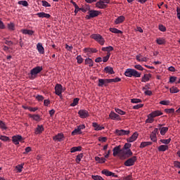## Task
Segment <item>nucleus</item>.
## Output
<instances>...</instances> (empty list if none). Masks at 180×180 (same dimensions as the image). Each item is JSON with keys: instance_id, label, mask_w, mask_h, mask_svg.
I'll use <instances>...</instances> for the list:
<instances>
[{"instance_id": "obj_61", "label": "nucleus", "mask_w": 180, "mask_h": 180, "mask_svg": "<svg viewBox=\"0 0 180 180\" xmlns=\"http://www.w3.org/2000/svg\"><path fill=\"white\" fill-rule=\"evenodd\" d=\"M110 83H112L110 79H104V86H108V84Z\"/></svg>"}, {"instance_id": "obj_2", "label": "nucleus", "mask_w": 180, "mask_h": 180, "mask_svg": "<svg viewBox=\"0 0 180 180\" xmlns=\"http://www.w3.org/2000/svg\"><path fill=\"white\" fill-rule=\"evenodd\" d=\"M133 156V152L131 150L121 149V153H120V160H127V158H130Z\"/></svg>"}, {"instance_id": "obj_5", "label": "nucleus", "mask_w": 180, "mask_h": 180, "mask_svg": "<svg viewBox=\"0 0 180 180\" xmlns=\"http://www.w3.org/2000/svg\"><path fill=\"white\" fill-rule=\"evenodd\" d=\"M136 161L137 157L133 156L132 158H130L128 160H127L124 162V165H125V167H133V165H134V162H136Z\"/></svg>"}, {"instance_id": "obj_23", "label": "nucleus", "mask_w": 180, "mask_h": 180, "mask_svg": "<svg viewBox=\"0 0 180 180\" xmlns=\"http://www.w3.org/2000/svg\"><path fill=\"white\" fill-rule=\"evenodd\" d=\"M44 131V127L43 125H37V127L35 129V134H40Z\"/></svg>"}, {"instance_id": "obj_49", "label": "nucleus", "mask_w": 180, "mask_h": 180, "mask_svg": "<svg viewBox=\"0 0 180 180\" xmlns=\"http://www.w3.org/2000/svg\"><path fill=\"white\" fill-rule=\"evenodd\" d=\"M131 103H141V99L139 98H132L131 99Z\"/></svg>"}, {"instance_id": "obj_14", "label": "nucleus", "mask_w": 180, "mask_h": 180, "mask_svg": "<svg viewBox=\"0 0 180 180\" xmlns=\"http://www.w3.org/2000/svg\"><path fill=\"white\" fill-rule=\"evenodd\" d=\"M164 126L163 124H159L158 125V127L159 128V130H160V134L162 136H165V134L167 133V131H168V127H163Z\"/></svg>"}, {"instance_id": "obj_37", "label": "nucleus", "mask_w": 180, "mask_h": 180, "mask_svg": "<svg viewBox=\"0 0 180 180\" xmlns=\"http://www.w3.org/2000/svg\"><path fill=\"white\" fill-rule=\"evenodd\" d=\"M170 94H178L179 92V89L175 86H172V88L169 89Z\"/></svg>"}, {"instance_id": "obj_1", "label": "nucleus", "mask_w": 180, "mask_h": 180, "mask_svg": "<svg viewBox=\"0 0 180 180\" xmlns=\"http://www.w3.org/2000/svg\"><path fill=\"white\" fill-rule=\"evenodd\" d=\"M124 75L126 77H129V78H131V77H134L135 78H140V77H141V73L139 72L134 69L128 68L126 70Z\"/></svg>"}, {"instance_id": "obj_29", "label": "nucleus", "mask_w": 180, "mask_h": 180, "mask_svg": "<svg viewBox=\"0 0 180 180\" xmlns=\"http://www.w3.org/2000/svg\"><path fill=\"white\" fill-rule=\"evenodd\" d=\"M169 147L167 145H161L158 148V151H167L168 150Z\"/></svg>"}, {"instance_id": "obj_30", "label": "nucleus", "mask_w": 180, "mask_h": 180, "mask_svg": "<svg viewBox=\"0 0 180 180\" xmlns=\"http://www.w3.org/2000/svg\"><path fill=\"white\" fill-rule=\"evenodd\" d=\"M85 64L89 65V67H94V60L88 58L85 59Z\"/></svg>"}, {"instance_id": "obj_26", "label": "nucleus", "mask_w": 180, "mask_h": 180, "mask_svg": "<svg viewBox=\"0 0 180 180\" xmlns=\"http://www.w3.org/2000/svg\"><path fill=\"white\" fill-rule=\"evenodd\" d=\"M124 16L123 15H120L115 20V25H120V23H123V22H124Z\"/></svg>"}, {"instance_id": "obj_34", "label": "nucleus", "mask_w": 180, "mask_h": 180, "mask_svg": "<svg viewBox=\"0 0 180 180\" xmlns=\"http://www.w3.org/2000/svg\"><path fill=\"white\" fill-rule=\"evenodd\" d=\"M102 51H107L108 53H110V51H113V48L112 46H106L102 48Z\"/></svg>"}, {"instance_id": "obj_4", "label": "nucleus", "mask_w": 180, "mask_h": 180, "mask_svg": "<svg viewBox=\"0 0 180 180\" xmlns=\"http://www.w3.org/2000/svg\"><path fill=\"white\" fill-rule=\"evenodd\" d=\"M91 39H94V40H96V41H98L99 44L101 46H103L105 44V39H103V37L99 34H93L91 35Z\"/></svg>"}, {"instance_id": "obj_56", "label": "nucleus", "mask_w": 180, "mask_h": 180, "mask_svg": "<svg viewBox=\"0 0 180 180\" xmlns=\"http://www.w3.org/2000/svg\"><path fill=\"white\" fill-rule=\"evenodd\" d=\"M130 147H131V143H125L122 150H130Z\"/></svg>"}, {"instance_id": "obj_10", "label": "nucleus", "mask_w": 180, "mask_h": 180, "mask_svg": "<svg viewBox=\"0 0 180 180\" xmlns=\"http://www.w3.org/2000/svg\"><path fill=\"white\" fill-rule=\"evenodd\" d=\"M101 174L105 175V176H112V178H117V174L108 170V169H103Z\"/></svg>"}, {"instance_id": "obj_44", "label": "nucleus", "mask_w": 180, "mask_h": 180, "mask_svg": "<svg viewBox=\"0 0 180 180\" xmlns=\"http://www.w3.org/2000/svg\"><path fill=\"white\" fill-rule=\"evenodd\" d=\"M23 165H25V163H22L21 165H18L16 166V169L18 172H22V169H23Z\"/></svg>"}, {"instance_id": "obj_8", "label": "nucleus", "mask_w": 180, "mask_h": 180, "mask_svg": "<svg viewBox=\"0 0 180 180\" xmlns=\"http://www.w3.org/2000/svg\"><path fill=\"white\" fill-rule=\"evenodd\" d=\"M55 94L60 96V98H63V85L60 84H57L55 86Z\"/></svg>"}, {"instance_id": "obj_18", "label": "nucleus", "mask_w": 180, "mask_h": 180, "mask_svg": "<svg viewBox=\"0 0 180 180\" xmlns=\"http://www.w3.org/2000/svg\"><path fill=\"white\" fill-rule=\"evenodd\" d=\"M54 141H63L64 140V134L63 133L58 134L53 136Z\"/></svg>"}, {"instance_id": "obj_45", "label": "nucleus", "mask_w": 180, "mask_h": 180, "mask_svg": "<svg viewBox=\"0 0 180 180\" xmlns=\"http://www.w3.org/2000/svg\"><path fill=\"white\" fill-rule=\"evenodd\" d=\"M41 3H42V6H44L45 8H50V6H51V4H50L49 3H48L44 0L41 1Z\"/></svg>"}, {"instance_id": "obj_16", "label": "nucleus", "mask_w": 180, "mask_h": 180, "mask_svg": "<svg viewBox=\"0 0 180 180\" xmlns=\"http://www.w3.org/2000/svg\"><path fill=\"white\" fill-rule=\"evenodd\" d=\"M161 115H162V112H161L160 110H155L149 114V117H153L154 119V117H157Z\"/></svg>"}, {"instance_id": "obj_27", "label": "nucleus", "mask_w": 180, "mask_h": 180, "mask_svg": "<svg viewBox=\"0 0 180 180\" xmlns=\"http://www.w3.org/2000/svg\"><path fill=\"white\" fill-rule=\"evenodd\" d=\"M82 146H75L70 149V153H77V151H82Z\"/></svg>"}, {"instance_id": "obj_48", "label": "nucleus", "mask_w": 180, "mask_h": 180, "mask_svg": "<svg viewBox=\"0 0 180 180\" xmlns=\"http://www.w3.org/2000/svg\"><path fill=\"white\" fill-rule=\"evenodd\" d=\"M103 86H105L104 79H98V86L102 87Z\"/></svg>"}, {"instance_id": "obj_36", "label": "nucleus", "mask_w": 180, "mask_h": 180, "mask_svg": "<svg viewBox=\"0 0 180 180\" xmlns=\"http://www.w3.org/2000/svg\"><path fill=\"white\" fill-rule=\"evenodd\" d=\"M156 43H158L160 46L165 44V39L164 38H158L156 39Z\"/></svg>"}, {"instance_id": "obj_57", "label": "nucleus", "mask_w": 180, "mask_h": 180, "mask_svg": "<svg viewBox=\"0 0 180 180\" xmlns=\"http://www.w3.org/2000/svg\"><path fill=\"white\" fill-rule=\"evenodd\" d=\"M134 68H136V70H139V71H143L144 70V68H143L141 65H136Z\"/></svg>"}, {"instance_id": "obj_40", "label": "nucleus", "mask_w": 180, "mask_h": 180, "mask_svg": "<svg viewBox=\"0 0 180 180\" xmlns=\"http://www.w3.org/2000/svg\"><path fill=\"white\" fill-rule=\"evenodd\" d=\"M7 27L8 30H15V24L13 22L8 23Z\"/></svg>"}, {"instance_id": "obj_6", "label": "nucleus", "mask_w": 180, "mask_h": 180, "mask_svg": "<svg viewBox=\"0 0 180 180\" xmlns=\"http://www.w3.org/2000/svg\"><path fill=\"white\" fill-rule=\"evenodd\" d=\"M98 11L90 10L88 11V15L86 16V19H91V18H96V16H99Z\"/></svg>"}, {"instance_id": "obj_52", "label": "nucleus", "mask_w": 180, "mask_h": 180, "mask_svg": "<svg viewBox=\"0 0 180 180\" xmlns=\"http://www.w3.org/2000/svg\"><path fill=\"white\" fill-rule=\"evenodd\" d=\"M0 140H1V141H9V137L1 135L0 136Z\"/></svg>"}, {"instance_id": "obj_3", "label": "nucleus", "mask_w": 180, "mask_h": 180, "mask_svg": "<svg viewBox=\"0 0 180 180\" xmlns=\"http://www.w3.org/2000/svg\"><path fill=\"white\" fill-rule=\"evenodd\" d=\"M41 71H43L42 67L37 66V67L32 68L30 70L31 78L32 79H34V78H36V77H37V74H40Z\"/></svg>"}, {"instance_id": "obj_64", "label": "nucleus", "mask_w": 180, "mask_h": 180, "mask_svg": "<svg viewBox=\"0 0 180 180\" xmlns=\"http://www.w3.org/2000/svg\"><path fill=\"white\" fill-rule=\"evenodd\" d=\"M174 166L175 167V168H180V162L174 161Z\"/></svg>"}, {"instance_id": "obj_54", "label": "nucleus", "mask_w": 180, "mask_h": 180, "mask_svg": "<svg viewBox=\"0 0 180 180\" xmlns=\"http://www.w3.org/2000/svg\"><path fill=\"white\" fill-rule=\"evenodd\" d=\"M150 140L152 141H153L154 143H155V141H157V135H155L154 134H150Z\"/></svg>"}, {"instance_id": "obj_28", "label": "nucleus", "mask_w": 180, "mask_h": 180, "mask_svg": "<svg viewBox=\"0 0 180 180\" xmlns=\"http://www.w3.org/2000/svg\"><path fill=\"white\" fill-rule=\"evenodd\" d=\"M110 32H111L112 33H115L117 34H122V33H123V32H122L120 30H118L117 28H115V27H110Z\"/></svg>"}, {"instance_id": "obj_59", "label": "nucleus", "mask_w": 180, "mask_h": 180, "mask_svg": "<svg viewBox=\"0 0 180 180\" xmlns=\"http://www.w3.org/2000/svg\"><path fill=\"white\" fill-rule=\"evenodd\" d=\"M36 99L39 101V102H41V101H43L44 100V97L43 96H41V95H37L36 96Z\"/></svg>"}, {"instance_id": "obj_60", "label": "nucleus", "mask_w": 180, "mask_h": 180, "mask_svg": "<svg viewBox=\"0 0 180 180\" xmlns=\"http://www.w3.org/2000/svg\"><path fill=\"white\" fill-rule=\"evenodd\" d=\"M165 112H166V113H174V112H175V109L174 108L165 109Z\"/></svg>"}, {"instance_id": "obj_38", "label": "nucleus", "mask_w": 180, "mask_h": 180, "mask_svg": "<svg viewBox=\"0 0 180 180\" xmlns=\"http://www.w3.org/2000/svg\"><path fill=\"white\" fill-rule=\"evenodd\" d=\"M79 102V98H75L73 99V102L70 104V106L72 107L77 106Z\"/></svg>"}, {"instance_id": "obj_46", "label": "nucleus", "mask_w": 180, "mask_h": 180, "mask_svg": "<svg viewBox=\"0 0 180 180\" xmlns=\"http://www.w3.org/2000/svg\"><path fill=\"white\" fill-rule=\"evenodd\" d=\"M109 58H110V53L108 52L107 53V56L103 58V63H107Z\"/></svg>"}, {"instance_id": "obj_35", "label": "nucleus", "mask_w": 180, "mask_h": 180, "mask_svg": "<svg viewBox=\"0 0 180 180\" xmlns=\"http://www.w3.org/2000/svg\"><path fill=\"white\" fill-rule=\"evenodd\" d=\"M84 157V153H79L76 157V162L77 164H79L81 162V160H82V158Z\"/></svg>"}, {"instance_id": "obj_43", "label": "nucleus", "mask_w": 180, "mask_h": 180, "mask_svg": "<svg viewBox=\"0 0 180 180\" xmlns=\"http://www.w3.org/2000/svg\"><path fill=\"white\" fill-rule=\"evenodd\" d=\"M76 59L78 64H82V63L84 62V58H82V56H81V55L77 56Z\"/></svg>"}, {"instance_id": "obj_55", "label": "nucleus", "mask_w": 180, "mask_h": 180, "mask_svg": "<svg viewBox=\"0 0 180 180\" xmlns=\"http://www.w3.org/2000/svg\"><path fill=\"white\" fill-rule=\"evenodd\" d=\"M159 30H160V32H167V27L162 25H159Z\"/></svg>"}, {"instance_id": "obj_33", "label": "nucleus", "mask_w": 180, "mask_h": 180, "mask_svg": "<svg viewBox=\"0 0 180 180\" xmlns=\"http://www.w3.org/2000/svg\"><path fill=\"white\" fill-rule=\"evenodd\" d=\"M95 160L97 161L99 164H103L105 162L106 159L105 158H99V157H96Z\"/></svg>"}, {"instance_id": "obj_53", "label": "nucleus", "mask_w": 180, "mask_h": 180, "mask_svg": "<svg viewBox=\"0 0 180 180\" xmlns=\"http://www.w3.org/2000/svg\"><path fill=\"white\" fill-rule=\"evenodd\" d=\"M154 122V117H149V115H148V119L146 120V123H153Z\"/></svg>"}, {"instance_id": "obj_51", "label": "nucleus", "mask_w": 180, "mask_h": 180, "mask_svg": "<svg viewBox=\"0 0 180 180\" xmlns=\"http://www.w3.org/2000/svg\"><path fill=\"white\" fill-rule=\"evenodd\" d=\"M91 178L94 180H105V179H103V178L102 176H98V175H96V176L93 175V176H91Z\"/></svg>"}, {"instance_id": "obj_7", "label": "nucleus", "mask_w": 180, "mask_h": 180, "mask_svg": "<svg viewBox=\"0 0 180 180\" xmlns=\"http://www.w3.org/2000/svg\"><path fill=\"white\" fill-rule=\"evenodd\" d=\"M85 129V124L79 125L77 129L72 131V136H77V134H82V130Z\"/></svg>"}, {"instance_id": "obj_58", "label": "nucleus", "mask_w": 180, "mask_h": 180, "mask_svg": "<svg viewBox=\"0 0 180 180\" xmlns=\"http://www.w3.org/2000/svg\"><path fill=\"white\" fill-rule=\"evenodd\" d=\"M144 106V104H138L133 106V109L137 110L143 108Z\"/></svg>"}, {"instance_id": "obj_25", "label": "nucleus", "mask_w": 180, "mask_h": 180, "mask_svg": "<svg viewBox=\"0 0 180 180\" xmlns=\"http://www.w3.org/2000/svg\"><path fill=\"white\" fill-rule=\"evenodd\" d=\"M37 15L39 18H46V19L50 18L51 16L50 14L46 13L44 12L38 13Z\"/></svg>"}, {"instance_id": "obj_63", "label": "nucleus", "mask_w": 180, "mask_h": 180, "mask_svg": "<svg viewBox=\"0 0 180 180\" xmlns=\"http://www.w3.org/2000/svg\"><path fill=\"white\" fill-rule=\"evenodd\" d=\"M111 82H120L122 81V79L119 77H116L115 79H110Z\"/></svg>"}, {"instance_id": "obj_32", "label": "nucleus", "mask_w": 180, "mask_h": 180, "mask_svg": "<svg viewBox=\"0 0 180 180\" xmlns=\"http://www.w3.org/2000/svg\"><path fill=\"white\" fill-rule=\"evenodd\" d=\"M22 32L23 34H29V36H32V34L34 33V31L30 30H22Z\"/></svg>"}, {"instance_id": "obj_31", "label": "nucleus", "mask_w": 180, "mask_h": 180, "mask_svg": "<svg viewBox=\"0 0 180 180\" xmlns=\"http://www.w3.org/2000/svg\"><path fill=\"white\" fill-rule=\"evenodd\" d=\"M151 144H153V142H150V141L142 142L140 145V148H144L145 147L151 146Z\"/></svg>"}, {"instance_id": "obj_9", "label": "nucleus", "mask_w": 180, "mask_h": 180, "mask_svg": "<svg viewBox=\"0 0 180 180\" xmlns=\"http://www.w3.org/2000/svg\"><path fill=\"white\" fill-rule=\"evenodd\" d=\"M78 115L81 119H86L89 117V112L86 110H80L78 111Z\"/></svg>"}, {"instance_id": "obj_11", "label": "nucleus", "mask_w": 180, "mask_h": 180, "mask_svg": "<svg viewBox=\"0 0 180 180\" xmlns=\"http://www.w3.org/2000/svg\"><path fill=\"white\" fill-rule=\"evenodd\" d=\"M115 134H117V136H127L130 134V131H126L124 129H116Z\"/></svg>"}, {"instance_id": "obj_15", "label": "nucleus", "mask_w": 180, "mask_h": 180, "mask_svg": "<svg viewBox=\"0 0 180 180\" xmlns=\"http://www.w3.org/2000/svg\"><path fill=\"white\" fill-rule=\"evenodd\" d=\"M109 117L111 120H120V115L113 111L110 112Z\"/></svg>"}, {"instance_id": "obj_62", "label": "nucleus", "mask_w": 180, "mask_h": 180, "mask_svg": "<svg viewBox=\"0 0 180 180\" xmlns=\"http://www.w3.org/2000/svg\"><path fill=\"white\" fill-rule=\"evenodd\" d=\"M89 9H91L89 6L80 8V10L82 11L84 13L85 12H88V11H90Z\"/></svg>"}, {"instance_id": "obj_24", "label": "nucleus", "mask_w": 180, "mask_h": 180, "mask_svg": "<svg viewBox=\"0 0 180 180\" xmlns=\"http://www.w3.org/2000/svg\"><path fill=\"white\" fill-rule=\"evenodd\" d=\"M37 49L40 54H44V47L41 43H38L37 45Z\"/></svg>"}, {"instance_id": "obj_20", "label": "nucleus", "mask_w": 180, "mask_h": 180, "mask_svg": "<svg viewBox=\"0 0 180 180\" xmlns=\"http://www.w3.org/2000/svg\"><path fill=\"white\" fill-rule=\"evenodd\" d=\"M96 8H98V9H106L108 8L107 4H103L101 1L96 3Z\"/></svg>"}, {"instance_id": "obj_13", "label": "nucleus", "mask_w": 180, "mask_h": 180, "mask_svg": "<svg viewBox=\"0 0 180 180\" xmlns=\"http://www.w3.org/2000/svg\"><path fill=\"white\" fill-rule=\"evenodd\" d=\"M13 139V143L15 144V146H18L19 144V141H23V137L20 135H15L12 137Z\"/></svg>"}, {"instance_id": "obj_22", "label": "nucleus", "mask_w": 180, "mask_h": 180, "mask_svg": "<svg viewBox=\"0 0 180 180\" xmlns=\"http://www.w3.org/2000/svg\"><path fill=\"white\" fill-rule=\"evenodd\" d=\"M151 77H153L151 75V74H145L141 79V82H148V81H150V78H151Z\"/></svg>"}, {"instance_id": "obj_17", "label": "nucleus", "mask_w": 180, "mask_h": 180, "mask_svg": "<svg viewBox=\"0 0 180 180\" xmlns=\"http://www.w3.org/2000/svg\"><path fill=\"white\" fill-rule=\"evenodd\" d=\"M92 126L94 128V130L96 131H99L101 130L105 129V127H102L100 124H98L97 122H93Z\"/></svg>"}, {"instance_id": "obj_47", "label": "nucleus", "mask_w": 180, "mask_h": 180, "mask_svg": "<svg viewBox=\"0 0 180 180\" xmlns=\"http://www.w3.org/2000/svg\"><path fill=\"white\" fill-rule=\"evenodd\" d=\"M18 5H22V6H29V3L26 1H19Z\"/></svg>"}, {"instance_id": "obj_50", "label": "nucleus", "mask_w": 180, "mask_h": 180, "mask_svg": "<svg viewBox=\"0 0 180 180\" xmlns=\"http://www.w3.org/2000/svg\"><path fill=\"white\" fill-rule=\"evenodd\" d=\"M31 117L36 122H39L40 120V115H34L31 116Z\"/></svg>"}, {"instance_id": "obj_21", "label": "nucleus", "mask_w": 180, "mask_h": 180, "mask_svg": "<svg viewBox=\"0 0 180 180\" xmlns=\"http://www.w3.org/2000/svg\"><path fill=\"white\" fill-rule=\"evenodd\" d=\"M104 71H105V72L107 74H110V75H113V74H115V71L113 70V68L110 67V66H107L104 68Z\"/></svg>"}, {"instance_id": "obj_41", "label": "nucleus", "mask_w": 180, "mask_h": 180, "mask_svg": "<svg viewBox=\"0 0 180 180\" xmlns=\"http://www.w3.org/2000/svg\"><path fill=\"white\" fill-rule=\"evenodd\" d=\"M160 143L162 144H169L171 143V138L168 139H160Z\"/></svg>"}, {"instance_id": "obj_19", "label": "nucleus", "mask_w": 180, "mask_h": 180, "mask_svg": "<svg viewBox=\"0 0 180 180\" xmlns=\"http://www.w3.org/2000/svg\"><path fill=\"white\" fill-rule=\"evenodd\" d=\"M139 137V134L135 132L131 137L127 139L128 143H133V141H136L137 138Z\"/></svg>"}, {"instance_id": "obj_12", "label": "nucleus", "mask_w": 180, "mask_h": 180, "mask_svg": "<svg viewBox=\"0 0 180 180\" xmlns=\"http://www.w3.org/2000/svg\"><path fill=\"white\" fill-rule=\"evenodd\" d=\"M121 147L122 146H117L113 148V150H112L113 154L112 155L114 157H117V155H118V157L120 158V154L122 153V149H120Z\"/></svg>"}, {"instance_id": "obj_39", "label": "nucleus", "mask_w": 180, "mask_h": 180, "mask_svg": "<svg viewBox=\"0 0 180 180\" xmlns=\"http://www.w3.org/2000/svg\"><path fill=\"white\" fill-rule=\"evenodd\" d=\"M0 129H1L2 130H6V129H8L5 122L1 120H0Z\"/></svg>"}, {"instance_id": "obj_42", "label": "nucleus", "mask_w": 180, "mask_h": 180, "mask_svg": "<svg viewBox=\"0 0 180 180\" xmlns=\"http://www.w3.org/2000/svg\"><path fill=\"white\" fill-rule=\"evenodd\" d=\"M116 113H118V115H121L122 116H123V115H126V112L119 109V108H115V109Z\"/></svg>"}]
</instances>
